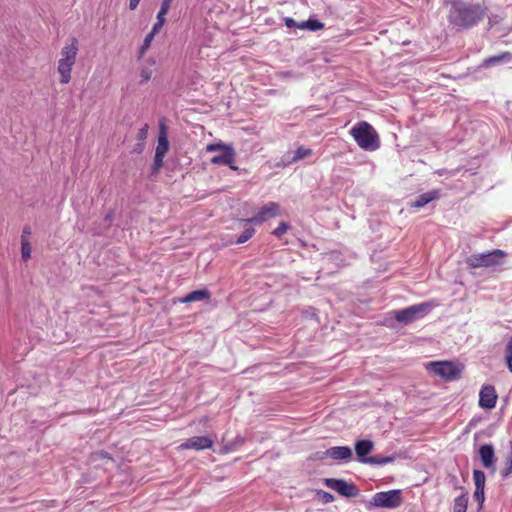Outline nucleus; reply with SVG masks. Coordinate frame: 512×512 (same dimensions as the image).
<instances>
[{
	"instance_id": "473e14b6",
	"label": "nucleus",
	"mask_w": 512,
	"mask_h": 512,
	"mask_svg": "<svg viewBox=\"0 0 512 512\" xmlns=\"http://www.w3.org/2000/svg\"><path fill=\"white\" fill-rule=\"evenodd\" d=\"M148 129H149L148 124H144V126L139 129L138 134H137L138 141L144 142L147 139Z\"/></svg>"
},
{
	"instance_id": "2f4dec72",
	"label": "nucleus",
	"mask_w": 512,
	"mask_h": 512,
	"mask_svg": "<svg viewBox=\"0 0 512 512\" xmlns=\"http://www.w3.org/2000/svg\"><path fill=\"white\" fill-rule=\"evenodd\" d=\"M91 461L95 462V461H98V460H110L112 461L113 459L109 456V454L106 452V451H103V450H100V451H95L91 454Z\"/></svg>"
},
{
	"instance_id": "0eeeda50",
	"label": "nucleus",
	"mask_w": 512,
	"mask_h": 512,
	"mask_svg": "<svg viewBox=\"0 0 512 512\" xmlns=\"http://www.w3.org/2000/svg\"><path fill=\"white\" fill-rule=\"evenodd\" d=\"M220 150L221 153L211 158V163L215 165H227L231 169L236 170L237 167L233 165L235 159V151L231 145L223 143H212L207 145V151L213 152Z\"/></svg>"
},
{
	"instance_id": "a211bd4d",
	"label": "nucleus",
	"mask_w": 512,
	"mask_h": 512,
	"mask_svg": "<svg viewBox=\"0 0 512 512\" xmlns=\"http://www.w3.org/2000/svg\"><path fill=\"white\" fill-rule=\"evenodd\" d=\"M210 292L207 289H199L192 291L180 299L182 303H191L195 301H208L210 299Z\"/></svg>"
},
{
	"instance_id": "f8f14e48",
	"label": "nucleus",
	"mask_w": 512,
	"mask_h": 512,
	"mask_svg": "<svg viewBox=\"0 0 512 512\" xmlns=\"http://www.w3.org/2000/svg\"><path fill=\"white\" fill-rule=\"evenodd\" d=\"M374 443L369 439L357 440L354 445L356 458L359 463L369 464L371 456L369 454L373 451Z\"/></svg>"
},
{
	"instance_id": "c85d7f7f",
	"label": "nucleus",
	"mask_w": 512,
	"mask_h": 512,
	"mask_svg": "<svg viewBox=\"0 0 512 512\" xmlns=\"http://www.w3.org/2000/svg\"><path fill=\"white\" fill-rule=\"evenodd\" d=\"M289 229L290 225L285 221H281L278 224V226L272 231V234L277 238H281L283 234H285Z\"/></svg>"
},
{
	"instance_id": "f257e3e1",
	"label": "nucleus",
	"mask_w": 512,
	"mask_h": 512,
	"mask_svg": "<svg viewBox=\"0 0 512 512\" xmlns=\"http://www.w3.org/2000/svg\"><path fill=\"white\" fill-rule=\"evenodd\" d=\"M447 5V21L456 32L468 31L476 27L488 12V7L479 2L449 0Z\"/></svg>"
},
{
	"instance_id": "a19ab883",
	"label": "nucleus",
	"mask_w": 512,
	"mask_h": 512,
	"mask_svg": "<svg viewBox=\"0 0 512 512\" xmlns=\"http://www.w3.org/2000/svg\"><path fill=\"white\" fill-rule=\"evenodd\" d=\"M163 25L164 24H162V23L155 22L152 27V30L149 33L155 36L161 30Z\"/></svg>"
},
{
	"instance_id": "4468645a",
	"label": "nucleus",
	"mask_w": 512,
	"mask_h": 512,
	"mask_svg": "<svg viewBox=\"0 0 512 512\" xmlns=\"http://www.w3.org/2000/svg\"><path fill=\"white\" fill-rule=\"evenodd\" d=\"M324 456L335 461H349L352 449L348 446H333L325 450Z\"/></svg>"
},
{
	"instance_id": "7ed1b4c3",
	"label": "nucleus",
	"mask_w": 512,
	"mask_h": 512,
	"mask_svg": "<svg viewBox=\"0 0 512 512\" xmlns=\"http://www.w3.org/2000/svg\"><path fill=\"white\" fill-rule=\"evenodd\" d=\"M350 134L357 145L366 151H375L380 147V140L377 132L371 124L366 121L356 123Z\"/></svg>"
},
{
	"instance_id": "bb28decb",
	"label": "nucleus",
	"mask_w": 512,
	"mask_h": 512,
	"mask_svg": "<svg viewBox=\"0 0 512 512\" xmlns=\"http://www.w3.org/2000/svg\"><path fill=\"white\" fill-rule=\"evenodd\" d=\"M505 362L508 370L512 373V337L505 346Z\"/></svg>"
},
{
	"instance_id": "72a5a7b5",
	"label": "nucleus",
	"mask_w": 512,
	"mask_h": 512,
	"mask_svg": "<svg viewBox=\"0 0 512 512\" xmlns=\"http://www.w3.org/2000/svg\"><path fill=\"white\" fill-rule=\"evenodd\" d=\"M474 498L479 503L480 507H482L485 500L484 489H475Z\"/></svg>"
},
{
	"instance_id": "6e6552de",
	"label": "nucleus",
	"mask_w": 512,
	"mask_h": 512,
	"mask_svg": "<svg viewBox=\"0 0 512 512\" xmlns=\"http://www.w3.org/2000/svg\"><path fill=\"white\" fill-rule=\"evenodd\" d=\"M430 371L446 381H452L460 377V365L451 361L431 362L428 365Z\"/></svg>"
},
{
	"instance_id": "f03ea898",
	"label": "nucleus",
	"mask_w": 512,
	"mask_h": 512,
	"mask_svg": "<svg viewBox=\"0 0 512 512\" xmlns=\"http://www.w3.org/2000/svg\"><path fill=\"white\" fill-rule=\"evenodd\" d=\"M437 306L438 303L435 300H431L414 304L404 309L393 310L390 312V314L397 322L404 325H409L413 322L423 319Z\"/></svg>"
},
{
	"instance_id": "a878e982",
	"label": "nucleus",
	"mask_w": 512,
	"mask_h": 512,
	"mask_svg": "<svg viewBox=\"0 0 512 512\" xmlns=\"http://www.w3.org/2000/svg\"><path fill=\"white\" fill-rule=\"evenodd\" d=\"M473 479L475 484V489H484L485 487V473L481 470L473 471Z\"/></svg>"
},
{
	"instance_id": "f3484780",
	"label": "nucleus",
	"mask_w": 512,
	"mask_h": 512,
	"mask_svg": "<svg viewBox=\"0 0 512 512\" xmlns=\"http://www.w3.org/2000/svg\"><path fill=\"white\" fill-rule=\"evenodd\" d=\"M439 197L440 192L438 190H430L428 192L418 195L415 198V200L411 203V206L414 208H422L426 206L428 203L437 200Z\"/></svg>"
},
{
	"instance_id": "423d86ee",
	"label": "nucleus",
	"mask_w": 512,
	"mask_h": 512,
	"mask_svg": "<svg viewBox=\"0 0 512 512\" xmlns=\"http://www.w3.org/2000/svg\"><path fill=\"white\" fill-rule=\"evenodd\" d=\"M401 502V490L393 489L375 493L370 500L369 506L393 509L400 506Z\"/></svg>"
},
{
	"instance_id": "a18cd8bd",
	"label": "nucleus",
	"mask_w": 512,
	"mask_h": 512,
	"mask_svg": "<svg viewBox=\"0 0 512 512\" xmlns=\"http://www.w3.org/2000/svg\"><path fill=\"white\" fill-rule=\"evenodd\" d=\"M323 499L325 502H330L333 500V496L330 493L324 492Z\"/></svg>"
},
{
	"instance_id": "4c0bfd02",
	"label": "nucleus",
	"mask_w": 512,
	"mask_h": 512,
	"mask_svg": "<svg viewBox=\"0 0 512 512\" xmlns=\"http://www.w3.org/2000/svg\"><path fill=\"white\" fill-rule=\"evenodd\" d=\"M163 158L164 157H158L157 158V153H155L154 161H153V168H154L155 171L159 170L160 167L163 165Z\"/></svg>"
},
{
	"instance_id": "dca6fc26",
	"label": "nucleus",
	"mask_w": 512,
	"mask_h": 512,
	"mask_svg": "<svg viewBox=\"0 0 512 512\" xmlns=\"http://www.w3.org/2000/svg\"><path fill=\"white\" fill-rule=\"evenodd\" d=\"M511 61H512V53L506 51V52H502L498 55H493V56L485 58L481 64V67L489 68L492 66L509 63Z\"/></svg>"
},
{
	"instance_id": "58836bf2",
	"label": "nucleus",
	"mask_w": 512,
	"mask_h": 512,
	"mask_svg": "<svg viewBox=\"0 0 512 512\" xmlns=\"http://www.w3.org/2000/svg\"><path fill=\"white\" fill-rule=\"evenodd\" d=\"M151 78V73L150 71H148L147 69H143L141 71V81H140V84H144L146 82H148Z\"/></svg>"
},
{
	"instance_id": "393cba45",
	"label": "nucleus",
	"mask_w": 512,
	"mask_h": 512,
	"mask_svg": "<svg viewBox=\"0 0 512 512\" xmlns=\"http://www.w3.org/2000/svg\"><path fill=\"white\" fill-rule=\"evenodd\" d=\"M395 459H396L395 455H390V456L374 455V456H371L369 465L383 466V465H386L389 463H393L395 461Z\"/></svg>"
},
{
	"instance_id": "cd10ccee",
	"label": "nucleus",
	"mask_w": 512,
	"mask_h": 512,
	"mask_svg": "<svg viewBox=\"0 0 512 512\" xmlns=\"http://www.w3.org/2000/svg\"><path fill=\"white\" fill-rule=\"evenodd\" d=\"M31 244L28 239L21 241V255L24 261H27L31 257Z\"/></svg>"
},
{
	"instance_id": "f704fd0d",
	"label": "nucleus",
	"mask_w": 512,
	"mask_h": 512,
	"mask_svg": "<svg viewBox=\"0 0 512 512\" xmlns=\"http://www.w3.org/2000/svg\"><path fill=\"white\" fill-rule=\"evenodd\" d=\"M284 22H285L286 27L289 29L298 28V25H299V22H297L296 20H294L291 17H285Z\"/></svg>"
},
{
	"instance_id": "7c9ffc66",
	"label": "nucleus",
	"mask_w": 512,
	"mask_h": 512,
	"mask_svg": "<svg viewBox=\"0 0 512 512\" xmlns=\"http://www.w3.org/2000/svg\"><path fill=\"white\" fill-rule=\"evenodd\" d=\"M154 37H155V36H154V35H152V34H150V33H148V34L146 35V37H145V39H144V41H143V43H142V45H141V47H140V49H139V54H140V56H143V55L146 53V51H147V50H148V48L150 47V45H151V43H152V41H153Z\"/></svg>"
},
{
	"instance_id": "ddd939ff",
	"label": "nucleus",
	"mask_w": 512,
	"mask_h": 512,
	"mask_svg": "<svg viewBox=\"0 0 512 512\" xmlns=\"http://www.w3.org/2000/svg\"><path fill=\"white\" fill-rule=\"evenodd\" d=\"M213 446V440L208 436H194L183 442L180 449H193L196 451H202L209 449Z\"/></svg>"
},
{
	"instance_id": "aec40b11",
	"label": "nucleus",
	"mask_w": 512,
	"mask_h": 512,
	"mask_svg": "<svg viewBox=\"0 0 512 512\" xmlns=\"http://www.w3.org/2000/svg\"><path fill=\"white\" fill-rule=\"evenodd\" d=\"M244 443V438L241 435H237L233 440L224 443L220 449L221 454H227L237 450L239 446Z\"/></svg>"
},
{
	"instance_id": "412c9836",
	"label": "nucleus",
	"mask_w": 512,
	"mask_h": 512,
	"mask_svg": "<svg viewBox=\"0 0 512 512\" xmlns=\"http://www.w3.org/2000/svg\"><path fill=\"white\" fill-rule=\"evenodd\" d=\"M168 148H169V142L166 137L164 128L162 127V131L158 137V144H157V147L155 150V153H157V158L164 157L166 152L168 151Z\"/></svg>"
},
{
	"instance_id": "37998d69",
	"label": "nucleus",
	"mask_w": 512,
	"mask_h": 512,
	"mask_svg": "<svg viewBox=\"0 0 512 512\" xmlns=\"http://www.w3.org/2000/svg\"><path fill=\"white\" fill-rule=\"evenodd\" d=\"M140 1L141 0H129V8L131 10H135L138 7Z\"/></svg>"
},
{
	"instance_id": "ea45409f",
	"label": "nucleus",
	"mask_w": 512,
	"mask_h": 512,
	"mask_svg": "<svg viewBox=\"0 0 512 512\" xmlns=\"http://www.w3.org/2000/svg\"><path fill=\"white\" fill-rule=\"evenodd\" d=\"M30 234H31L30 226H28V225L24 226L23 230H22L21 241H23V239H28Z\"/></svg>"
},
{
	"instance_id": "79ce46f5",
	"label": "nucleus",
	"mask_w": 512,
	"mask_h": 512,
	"mask_svg": "<svg viewBox=\"0 0 512 512\" xmlns=\"http://www.w3.org/2000/svg\"><path fill=\"white\" fill-rule=\"evenodd\" d=\"M172 2H173V0H162L160 8L169 11Z\"/></svg>"
},
{
	"instance_id": "e433bc0d",
	"label": "nucleus",
	"mask_w": 512,
	"mask_h": 512,
	"mask_svg": "<svg viewBox=\"0 0 512 512\" xmlns=\"http://www.w3.org/2000/svg\"><path fill=\"white\" fill-rule=\"evenodd\" d=\"M168 13L167 10L160 8V10L157 13L156 19L158 23H165V15Z\"/></svg>"
},
{
	"instance_id": "b1692460",
	"label": "nucleus",
	"mask_w": 512,
	"mask_h": 512,
	"mask_svg": "<svg viewBox=\"0 0 512 512\" xmlns=\"http://www.w3.org/2000/svg\"><path fill=\"white\" fill-rule=\"evenodd\" d=\"M244 227L243 232L235 239V244H243L247 242L249 239H251L255 233L254 227L251 226V224L245 225L242 224Z\"/></svg>"
},
{
	"instance_id": "5701e85b",
	"label": "nucleus",
	"mask_w": 512,
	"mask_h": 512,
	"mask_svg": "<svg viewBox=\"0 0 512 512\" xmlns=\"http://www.w3.org/2000/svg\"><path fill=\"white\" fill-rule=\"evenodd\" d=\"M468 506V496L462 493L454 499L453 512H466Z\"/></svg>"
},
{
	"instance_id": "c9c22d12",
	"label": "nucleus",
	"mask_w": 512,
	"mask_h": 512,
	"mask_svg": "<svg viewBox=\"0 0 512 512\" xmlns=\"http://www.w3.org/2000/svg\"><path fill=\"white\" fill-rule=\"evenodd\" d=\"M501 18L498 15H490L488 17V25L490 28L494 27L498 23H500Z\"/></svg>"
},
{
	"instance_id": "20e7f679",
	"label": "nucleus",
	"mask_w": 512,
	"mask_h": 512,
	"mask_svg": "<svg viewBox=\"0 0 512 512\" xmlns=\"http://www.w3.org/2000/svg\"><path fill=\"white\" fill-rule=\"evenodd\" d=\"M78 53V41L73 38L70 44L65 45L61 50V58L58 61V72L61 76L60 82L67 84L71 80V70L76 62Z\"/></svg>"
},
{
	"instance_id": "4be33fe9",
	"label": "nucleus",
	"mask_w": 512,
	"mask_h": 512,
	"mask_svg": "<svg viewBox=\"0 0 512 512\" xmlns=\"http://www.w3.org/2000/svg\"><path fill=\"white\" fill-rule=\"evenodd\" d=\"M311 154H312V150L310 148L300 146L294 151L292 157H290L289 159L284 160V161H285V164H291L293 162H297L301 159H304V158L310 156Z\"/></svg>"
},
{
	"instance_id": "2eb2a0df",
	"label": "nucleus",
	"mask_w": 512,
	"mask_h": 512,
	"mask_svg": "<svg viewBox=\"0 0 512 512\" xmlns=\"http://www.w3.org/2000/svg\"><path fill=\"white\" fill-rule=\"evenodd\" d=\"M479 456L481 463L485 468H492L493 470L495 469L496 457L494 446L492 444L481 445L479 448Z\"/></svg>"
},
{
	"instance_id": "9d476101",
	"label": "nucleus",
	"mask_w": 512,
	"mask_h": 512,
	"mask_svg": "<svg viewBox=\"0 0 512 512\" xmlns=\"http://www.w3.org/2000/svg\"><path fill=\"white\" fill-rule=\"evenodd\" d=\"M325 485L339 493L341 496L351 498L359 495L358 487L352 483L348 482L344 479L338 478H327L325 479Z\"/></svg>"
},
{
	"instance_id": "6ab92c4d",
	"label": "nucleus",
	"mask_w": 512,
	"mask_h": 512,
	"mask_svg": "<svg viewBox=\"0 0 512 512\" xmlns=\"http://www.w3.org/2000/svg\"><path fill=\"white\" fill-rule=\"evenodd\" d=\"M324 28V23L319 21L316 18L310 17L309 19L305 21L299 22L298 29L301 30H308L311 32H316Z\"/></svg>"
},
{
	"instance_id": "49530a36",
	"label": "nucleus",
	"mask_w": 512,
	"mask_h": 512,
	"mask_svg": "<svg viewBox=\"0 0 512 512\" xmlns=\"http://www.w3.org/2000/svg\"><path fill=\"white\" fill-rule=\"evenodd\" d=\"M143 149V144H137V147L134 148V151L140 153L143 151Z\"/></svg>"
},
{
	"instance_id": "1a4fd4ad",
	"label": "nucleus",
	"mask_w": 512,
	"mask_h": 512,
	"mask_svg": "<svg viewBox=\"0 0 512 512\" xmlns=\"http://www.w3.org/2000/svg\"><path fill=\"white\" fill-rule=\"evenodd\" d=\"M280 214V205L276 202H268L258 209L255 215L251 218L240 219V224H261L269 219L275 218Z\"/></svg>"
},
{
	"instance_id": "c03bdc74",
	"label": "nucleus",
	"mask_w": 512,
	"mask_h": 512,
	"mask_svg": "<svg viewBox=\"0 0 512 512\" xmlns=\"http://www.w3.org/2000/svg\"><path fill=\"white\" fill-rule=\"evenodd\" d=\"M113 218H114V211L113 210L108 211L105 214V217H104L105 221H107V222H111Z\"/></svg>"
},
{
	"instance_id": "c756f323",
	"label": "nucleus",
	"mask_w": 512,
	"mask_h": 512,
	"mask_svg": "<svg viewBox=\"0 0 512 512\" xmlns=\"http://www.w3.org/2000/svg\"><path fill=\"white\" fill-rule=\"evenodd\" d=\"M509 448H510V454H509V457H508V459L506 461V467L501 472V475H502L503 478H506L510 474H512V439L509 442Z\"/></svg>"
},
{
	"instance_id": "9b49d317",
	"label": "nucleus",
	"mask_w": 512,
	"mask_h": 512,
	"mask_svg": "<svg viewBox=\"0 0 512 512\" xmlns=\"http://www.w3.org/2000/svg\"><path fill=\"white\" fill-rule=\"evenodd\" d=\"M498 395L491 384H484L479 392V406L486 410L494 409L497 404Z\"/></svg>"
},
{
	"instance_id": "39448f33",
	"label": "nucleus",
	"mask_w": 512,
	"mask_h": 512,
	"mask_svg": "<svg viewBox=\"0 0 512 512\" xmlns=\"http://www.w3.org/2000/svg\"><path fill=\"white\" fill-rule=\"evenodd\" d=\"M505 252L500 249L470 255L466 262L471 268L492 267L501 263Z\"/></svg>"
}]
</instances>
